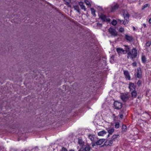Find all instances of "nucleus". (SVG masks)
<instances>
[{
	"instance_id": "nucleus-24",
	"label": "nucleus",
	"mask_w": 151,
	"mask_h": 151,
	"mask_svg": "<svg viewBox=\"0 0 151 151\" xmlns=\"http://www.w3.org/2000/svg\"><path fill=\"white\" fill-rule=\"evenodd\" d=\"M142 60L143 63H145L146 61V58L144 55H142Z\"/></svg>"
},
{
	"instance_id": "nucleus-9",
	"label": "nucleus",
	"mask_w": 151,
	"mask_h": 151,
	"mask_svg": "<svg viewBox=\"0 0 151 151\" xmlns=\"http://www.w3.org/2000/svg\"><path fill=\"white\" fill-rule=\"evenodd\" d=\"M122 100L124 101H126L128 99V97L127 95L123 94L120 96Z\"/></svg>"
},
{
	"instance_id": "nucleus-10",
	"label": "nucleus",
	"mask_w": 151,
	"mask_h": 151,
	"mask_svg": "<svg viewBox=\"0 0 151 151\" xmlns=\"http://www.w3.org/2000/svg\"><path fill=\"white\" fill-rule=\"evenodd\" d=\"M119 7V5L117 4L112 5L111 8V12H113L117 9Z\"/></svg>"
},
{
	"instance_id": "nucleus-21",
	"label": "nucleus",
	"mask_w": 151,
	"mask_h": 151,
	"mask_svg": "<svg viewBox=\"0 0 151 151\" xmlns=\"http://www.w3.org/2000/svg\"><path fill=\"white\" fill-rule=\"evenodd\" d=\"M65 2V4L67 6H68L70 5V0H63Z\"/></svg>"
},
{
	"instance_id": "nucleus-2",
	"label": "nucleus",
	"mask_w": 151,
	"mask_h": 151,
	"mask_svg": "<svg viewBox=\"0 0 151 151\" xmlns=\"http://www.w3.org/2000/svg\"><path fill=\"white\" fill-rule=\"evenodd\" d=\"M137 55V51L135 48H133L131 52H127V58H131L132 60L136 58Z\"/></svg>"
},
{
	"instance_id": "nucleus-1",
	"label": "nucleus",
	"mask_w": 151,
	"mask_h": 151,
	"mask_svg": "<svg viewBox=\"0 0 151 151\" xmlns=\"http://www.w3.org/2000/svg\"><path fill=\"white\" fill-rule=\"evenodd\" d=\"M123 12L124 20H119L120 22L122 23L124 25H126L129 22V15L126 10H123Z\"/></svg>"
},
{
	"instance_id": "nucleus-30",
	"label": "nucleus",
	"mask_w": 151,
	"mask_h": 151,
	"mask_svg": "<svg viewBox=\"0 0 151 151\" xmlns=\"http://www.w3.org/2000/svg\"><path fill=\"white\" fill-rule=\"evenodd\" d=\"M151 44V42H147L146 43V46L147 47H149L150 46Z\"/></svg>"
},
{
	"instance_id": "nucleus-5",
	"label": "nucleus",
	"mask_w": 151,
	"mask_h": 151,
	"mask_svg": "<svg viewBox=\"0 0 151 151\" xmlns=\"http://www.w3.org/2000/svg\"><path fill=\"white\" fill-rule=\"evenodd\" d=\"M114 105L115 107V108L116 109H121L122 106V103L117 101L114 102Z\"/></svg>"
},
{
	"instance_id": "nucleus-33",
	"label": "nucleus",
	"mask_w": 151,
	"mask_h": 151,
	"mask_svg": "<svg viewBox=\"0 0 151 151\" xmlns=\"http://www.w3.org/2000/svg\"><path fill=\"white\" fill-rule=\"evenodd\" d=\"M112 24L114 25H115L117 24V22L116 20H114L111 22Z\"/></svg>"
},
{
	"instance_id": "nucleus-8",
	"label": "nucleus",
	"mask_w": 151,
	"mask_h": 151,
	"mask_svg": "<svg viewBox=\"0 0 151 151\" xmlns=\"http://www.w3.org/2000/svg\"><path fill=\"white\" fill-rule=\"evenodd\" d=\"M119 137L118 135H113L110 139L114 143L115 142L118 141Z\"/></svg>"
},
{
	"instance_id": "nucleus-43",
	"label": "nucleus",
	"mask_w": 151,
	"mask_h": 151,
	"mask_svg": "<svg viewBox=\"0 0 151 151\" xmlns=\"http://www.w3.org/2000/svg\"><path fill=\"white\" fill-rule=\"evenodd\" d=\"M69 151H74L73 150H70Z\"/></svg>"
},
{
	"instance_id": "nucleus-11",
	"label": "nucleus",
	"mask_w": 151,
	"mask_h": 151,
	"mask_svg": "<svg viewBox=\"0 0 151 151\" xmlns=\"http://www.w3.org/2000/svg\"><path fill=\"white\" fill-rule=\"evenodd\" d=\"M105 140L104 139H100L96 142V144L97 145H101L104 142Z\"/></svg>"
},
{
	"instance_id": "nucleus-37",
	"label": "nucleus",
	"mask_w": 151,
	"mask_h": 151,
	"mask_svg": "<svg viewBox=\"0 0 151 151\" xmlns=\"http://www.w3.org/2000/svg\"><path fill=\"white\" fill-rule=\"evenodd\" d=\"M61 151H67V149L65 148H63Z\"/></svg>"
},
{
	"instance_id": "nucleus-29",
	"label": "nucleus",
	"mask_w": 151,
	"mask_h": 151,
	"mask_svg": "<svg viewBox=\"0 0 151 151\" xmlns=\"http://www.w3.org/2000/svg\"><path fill=\"white\" fill-rule=\"evenodd\" d=\"M85 151H90V147L89 146H86L84 149Z\"/></svg>"
},
{
	"instance_id": "nucleus-31",
	"label": "nucleus",
	"mask_w": 151,
	"mask_h": 151,
	"mask_svg": "<svg viewBox=\"0 0 151 151\" xmlns=\"http://www.w3.org/2000/svg\"><path fill=\"white\" fill-rule=\"evenodd\" d=\"M148 6V4H146L144 5L143 6L142 8V10H144L145 8L147 7Z\"/></svg>"
},
{
	"instance_id": "nucleus-4",
	"label": "nucleus",
	"mask_w": 151,
	"mask_h": 151,
	"mask_svg": "<svg viewBox=\"0 0 151 151\" xmlns=\"http://www.w3.org/2000/svg\"><path fill=\"white\" fill-rule=\"evenodd\" d=\"M99 18L101 19L103 22L106 21L109 22L111 20L109 18L106 17V16L104 14H99Z\"/></svg>"
},
{
	"instance_id": "nucleus-28",
	"label": "nucleus",
	"mask_w": 151,
	"mask_h": 151,
	"mask_svg": "<svg viewBox=\"0 0 151 151\" xmlns=\"http://www.w3.org/2000/svg\"><path fill=\"white\" fill-rule=\"evenodd\" d=\"M122 132H125L127 129V127L125 125H123L122 126Z\"/></svg>"
},
{
	"instance_id": "nucleus-32",
	"label": "nucleus",
	"mask_w": 151,
	"mask_h": 151,
	"mask_svg": "<svg viewBox=\"0 0 151 151\" xmlns=\"http://www.w3.org/2000/svg\"><path fill=\"white\" fill-rule=\"evenodd\" d=\"M124 31V29L123 28L121 27L119 28V31L121 32H123Z\"/></svg>"
},
{
	"instance_id": "nucleus-40",
	"label": "nucleus",
	"mask_w": 151,
	"mask_h": 151,
	"mask_svg": "<svg viewBox=\"0 0 151 151\" xmlns=\"http://www.w3.org/2000/svg\"><path fill=\"white\" fill-rule=\"evenodd\" d=\"M114 58V56L112 55V56L111 58V60H113Z\"/></svg>"
},
{
	"instance_id": "nucleus-34",
	"label": "nucleus",
	"mask_w": 151,
	"mask_h": 151,
	"mask_svg": "<svg viewBox=\"0 0 151 151\" xmlns=\"http://www.w3.org/2000/svg\"><path fill=\"white\" fill-rule=\"evenodd\" d=\"M74 8L75 10L77 11L78 12H79V9L78 8V6H74Z\"/></svg>"
},
{
	"instance_id": "nucleus-12",
	"label": "nucleus",
	"mask_w": 151,
	"mask_h": 151,
	"mask_svg": "<svg viewBox=\"0 0 151 151\" xmlns=\"http://www.w3.org/2000/svg\"><path fill=\"white\" fill-rule=\"evenodd\" d=\"M125 38L129 42L132 41L133 39L132 36L129 35H125Z\"/></svg>"
},
{
	"instance_id": "nucleus-3",
	"label": "nucleus",
	"mask_w": 151,
	"mask_h": 151,
	"mask_svg": "<svg viewBox=\"0 0 151 151\" xmlns=\"http://www.w3.org/2000/svg\"><path fill=\"white\" fill-rule=\"evenodd\" d=\"M108 31L112 37H115L117 35L118 32L115 29L110 27Z\"/></svg>"
},
{
	"instance_id": "nucleus-27",
	"label": "nucleus",
	"mask_w": 151,
	"mask_h": 151,
	"mask_svg": "<svg viewBox=\"0 0 151 151\" xmlns=\"http://www.w3.org/2000/svg\"><path fill=\"white\" fill-rule=\"evenodd\" d=\"M88 137L92 141H94V138L92 135H89L88 136Z\"/></svg>"
},
{
	"instance_id": "nucleus-18",
	"label": "nucleus",
	"mask_w": 151,
	"mask_h": 151,
	"mask_svg": "<svg viewBox=\"0 0 151 151\" xmlns=\"http://www.w3.org/2000/svg\"><path fill=\"white\" fill-rule=\"evenodd\" d=\"M108 132L109 133L108 137L109 136V135H111L114 132V129L113 128H110L108 129Z\"/></svg>"
},
{
	"instance_id": "nucleus-25",
	"label": "nucleus",
	"mask_w": 151,
	"mask_h": 151,
	"mask_svg": "<svg viewBox=\"0 0 151 151\" xmlns=\"http://www.w3.org/2000/svg\"><path fill=\"white\" fill-rule=\"evenodd\" d=\"M119 127V122H116L115 123V127L116 129H118Z\"/></svg>"
},
{
	"instance_id": "nucleus-19",
	"label": "nucleus",
	"mask_w": 151,
	"mask_h": 151,
	"mask_svg": "<svg viewBox=\"0 0 151 151\" xmlns=\"http://www.w3.org/2000/svg\"><path fill=\"white\" fill-rule=\"evenodd\" d=\"M137 93L135 90L132 91L131 95L132 97L133 98H134L136 97L137 96Z\"/></svg>"
},
{
	"instance_id": "nucleus-16",
	"label": "nucleus",
	"mask_w": 151,
	"mask_h": 151,
	"mask_svg": "<svg viewBox=\"0 0 151 151\" xmlns=\"http://www.w3.org/2000/svg\"><path fill=\"white\" fill-rule=\"evenodd\" d=\"M142 72L140 68L137 69V76L138 78H140L141 77Z\"/></svg>"
},
{
	"instance_id": "nucleus-36",
	"label": "nucleus",
	"mask_w": 151,
	"mask_h": 151,
	"mask_svg": "<svg viewBox=\"0 0 151 151\" xmlns=\"http://www.w3.org/2000/svg\"><path fill=\"white\" fill-rule=\"evenodd\" d=\"M132 64L133 66H136L137 65V63L136 62H134Z\"/></svg>"
},
{
	"instance_id": "nucleus-39",
	"label": "nucleus",
	"mask_w": 151,
	"mask_h": 151,
	"mask_svg": "<svg viewBox=\"0 0 151 151\" xmlns=\"http://www.w3.org/2000/svg\"><path fill=\"white\" fill-rule=\"evenodd\" d=\"M148 22L150 24H151V18L149 19Z\"/></svg>"
},
{
	"instance_id": "nucleus-17",
	"label": "nucleus",
	"mask_w": 151,
	"mask_h": 151,
	"mask_svg": "<svg viewBox=\"0 0 151 151\" xmlns=\"http://www.w3.org/2000/svg\"><path fill=\"white\" fill-rule=\"evenodd\" d=\"M79 4L80 6L81 9L85 11L86 10V9L85 6L84 5L83 3L82 2H79Z\"/></svg>"
},
{
	"instance_id": "nucleus-14",
	"label": "nucleus",
	"mask_w": 151,
	"mask_h": 151,
	"mask_svg": "<svg viewBox=\"0 0 151 151\" xmlns=\"http://www.w3.org/2000/svg\"><path fill=\"white\" fill-rule=\"evenodd\" d=\"M116 51L119 54H121L122 53L124 54L126 53H125V51L122 48H117L116 49Z\"/></svg>"
},
{
	"instance_id": "nucleus-26",
	"label": "nucleus",
	"mask_w": 151,
	"mask_h": 151,
	"mask_svg": "<svg viewBox=\"0 0 151 151\" xmlns=\"http://www.w3.org/2000/svg\"><path fill=\"white\" fill-rule=\"evenodd\" d=\"M124 46L125 47V49L126 51H125V53H126L128 51H129L130 49L128 45H124Z\"/></svg>"
},
{
	"instance_id": "nucleus-42",
	"label": "nucleus",
	"mask_w": 151,
	"mask_h": 151,
	"mask_svg": "<svg viewBox=\"0 0 151 151\" xmlns=\"http://www.w3.org/2000/svg\"><path fill=\"white\" fill-rule=\"evenodd\" d=\"M132 28H133V30H134V31L135 30V27H134V26H133Z\"/></svg>"
},
{
	"instance_id": "nucleus-20",
	"label": "nucleus",
	"mask_w": 151,
	"mask_h": 151,
	"mask_svg": "<svg viewBox=\"0 0 151 151\" xmlns=\"http://www.w3.org/2000/svg\"><path fill=\"white\" fill-rule=\"evenodd\" d=\"M86 5L88 7L91 6V2L88 0H86L84 1Z\"/></svg>"
},
{
	"instance_id": "nucleus-41",
	"label": "nucleus",
	"mask_w": 151,
	"mask_h": 151,
	"mask_svg": "<svg viewBox=\"0 0 151 151\" xmlns=\"http://www.w3.org/2000/svg\"><path fill=\"white\" fill-rule=\"evenodd\" d=\"M143 25L144 26V27H146V25L145 24H143Z\"/></svg>"
},
{
	"instance_id": "nucleus-7",
	"label": "nucleus",
	"mask_w": 151,
	"mask_h": 151,
	"mask_svg": "<svg viewBox=\"0 0 151 151\" xmlns=\"http://www.w3.org/2000/svg\"><path fill=\"white\" fill-rule=\"evenodd\" d=\"M136 86L134 83H130L129 84V88L130 91L135 90Z\"/></svg>"
},
{
	"instance_id": "nucleus-38",
	"label": "nucleus",
	"mask_w": 151,
	"mask_h": 151,
	"mask_svg": "<svg viewBox=\"0 0 151 151\" xmlns=\"http://www.w3.org/2000/svg\"><path fill=\"white\" fill-rule=\"evenodd\" d=\"M138 14V13H136L134 14V16H136L135 17L136 18H137V15Z\"/></svg>"
},
{
	"instance_id": "nucleus-35",
	"label": "nucleus",
	"mask_w": 151,
	"mask_h": 151,
	"mask_svg": "<svg viewBox=\"0 0 151 151\" xmlns=\"http://www.w3.org/2000/svg\"><path fill=\"white\" fill-rule=\"evenodd\" d=\"M119 116L120 117L121 119H122L123 118V114H121V113H120V114H119Z\"/></svg>"
},
{
	"instance_id": "nucleus-23",
	"label": "nucleus",
	"mask_w": 151,
	"mask_h": 151,
	"mask_svg": "<svg viewBox=\"0 0 151 151\" xmlns=\"http://www.w3.org/2000/svg\"><path fill=\"white\" fill-rule=\"evenodd\" d=\"M91 12L92 14L94 17H95L96 16V15L95 13V10L92 8H91Z\"/></svg>"
},
{
	"instance_id": "nucleus-22",
	"label": "nucleus",
	"mask_w": 151,
	"mask_h": 151,
	"mask_svg": "<svg viewBox=\"0 0 151 151\" xmlns=\"http://www.w3.org/2000/svg\"><path fill=\"white\" fill-rule=\"evenodd\" d=\"M78 143L82 147L84 145V142L81 139H78Z\"/></svg>"
},
{
	"instance_id": "nucleus-15",
	"label": "nucleus",
	"mask_w": 151,
	"mask_h": 151,
	"mask_svg": "<svg viewBox=\"0 0 151 151\" xmlns=\"http://www.w3.org/2000/svg\"><path fill=\"white\" fill-rule=\"evenodd\" d=\"M106 131L105 130H102L98 133V134L99 136H103L106 134Z\"/></svg>"
},
{
	"instance_id": "nucleus-44",
	"label": "nucleus",
	"mask_w": 151,
	"mask_h": 151,
	"mask_svg": "<svg viewBox=\"0 0 151 151\" xmlns=\"http://www.w3.org/2000/svg\"><path fill=\"white\" fill-rule=\"evenodd\" d=\"M78 151H81L80 150H79Z\"/></svg>"
},
{
	"instance_id": "nucleus-6",
	"label": "nucleus",
	"mask_w": 151,
	"mask_h": 151,
	"mask_svg": "<svg viewBox=\"0 0 151 151\" xmlns=\"http://www.w3.org/2000/svg\"><path fill=\"white\" fill-rule=\"evenodd\" d=\"M114 142L110 139H107L105 142L104 145L106 146H111L113 145Z\"/></svg>"
},
{
	"instance_id": "nucleus-13",
	"label": "nucleus",
	"mask_w": 151,
	"mask_h": 151,
	"mask_svg": "<svg viewBox=\"0 0 151 151\" xmlns=\"http://www.w3.org/2000/svg\"><path fill=\"white\" fill-rule=\"evenodd\" d=\"M124 73L125 76L126 78L128 80H130V77L128 71H124Z\"/></svg>"
}]
</instances>
